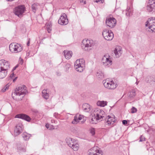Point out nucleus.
Returning <instances> with one entry per match:
<instances>
[{
	"label": "nucleus",
	"instance_id": "nucleus-1",
	"mask_svg": "<svg viewBox=\"0 0 155 155\" xmlns=\"http://www.w3.org/2000/svg\"><path fill=\"white\" fill-rule=\"evenodd\" d=\"M10 66L8 61L4 59L0 60V78H3L6 76Z\"/></svg>",
	"mask_w": 155,
	"mask_h": 155
},
{
	"label": "nucleus",
	"instance_id": "nucleus-2",
	"mask_svg": "<svg viewBox=\"0 0 155 155\" xmlns=\"http://www.w3.org/2000/svg\"><path fill=\"white\" fill-rule=\"evenodd\" d=\"M103 83L104 86L109 89H114L117 86L116 82H114L113 80H109L108 79L103 80Z\"/></svg>",
	"mask_w": 155,
	"mask_h": 155
},
{
	"label": "nucleus",
	"instance_id": "nucleus-3",
	"mask_svg": "<svg viewBox=\"0 0 155 155\" xmlns=\"http://www.w3.org/2000/svg\"><path fill=\"white\" fill-rule=\"evenodd\" d=\"M9 50L12 52L18 53L22 50V47L20 44L15 43H11L9 46Z\"/></svg>",
	"mask_w": 155,
	"mask_h": 155
},
{
	"label": "nucleus",
	"instance_id": "nucleus-4",
	"mask_svg": "<svg viewBox=\"0 0 155 155\" xmlns=\"http://www.w3.org/2000/svg\"><path fill=\"white\" fill-rule=\"evenodd\" d=\"M84 61L83 59L77 60L75 62L74 67L76 71L82 72L84 69L85 65Z\"/></svg>",
	"mask_w": 155,
	"mask_h": 155
},
{
	"label": "nucleus",
	"instance_id": "nucleus-5",
	"mask_svg": "<svg viewBox=\"0 0 155 155\" xmlns=\"http://www.w3.org/2000/svg\"><path fill=\"white\" fill-rule=\"evenodd\" d=\"M94 115L97 117L96 119L100 121L104 119H105L106 115L104 111L99 109H95L94 110Z\"/></svg>",
	"mask_w": 155,
	"mask_h": 155
},
{
	"label": "nucleus",
	"instance_id": "nucleus-6",
	"mask_svg": "<svg viewBox=\"0 0 155 155\" xmlns=\"http://www.w3.org/2000/svg\"><path fill=\"white\" fill-rule=\"evenodd\" d=\"M27 92L26 87L25 85L19 86L17 88L15 91L12 94V96L13 95H15L16 96H20L26 94Z\"/></svg>",
	"mask_w": 155,
	"mask_h": 155
},
{
	"label": "nucleus",
	"instance_id": "nucleus-7",
	"mask_svg": "<svg viewBox=\"0 0 155 155\" xmlns=\"http://www.w3.org/2000/svg\"><path fill=\"white\" fill-rule=\"evenodd\" d=\"M146 27H148L149 29L153 32H155V18L151 17L148 18L145 22Z\"/></svg>",
	"mask_w": 155,
	"mask_h": 155
},
{
	"label": "nucleus",
	"instance_id": "nucleus-8",
	"mask_svg": "<svg viewBox=\"0 0 155 155\" xmlns=\"http://www.w3.org/2000/svg\"><path fill=\"white\" fill-rule=\"evenodd\" d=\"M94 45L93 41L92 40H87L82 45V47L83 49L86 51H89L93 48Z\"/></svg>",
	"mask_w": 155,
	"mask_h": 155
},
{
	"label": "nucleus",
	"instance_id": "nucleus-9",
	"mask_svg": "<svg viewBox=\"0 0 155 155\" xmlns=\"http://www.w3.org/2000/svg\"><path fill=\"white\" fill-rule=\"evenodd\" d=\"M102 35L104 38L107 40L110 41L114 38V34L111 31L104 29L102 32Z\"/></svg>",
	"mask_w": 155,
	"mask_h": 155
},
{
	"label": "nucleus",
	"instance_id": "nucleus-10",
	"mask_svg": "<svg viewBox=\"0 0 155 155\" xmlns=\"http://www.w3.org/2000/svg\"><path fill=\"white\" fill-rule=\"evenodd\" d=\"M147 11L149 12L153 13L155 12V1L149 0L147 3L146 7Z\"/></svg>",
	"mask_w": 155,
	"mask_h": 155
},
{
	"label": "nucleus",
	"instance_id": "nucleus-11",
	"mask_svg": "<svg viewBox=\"0 0 155 155\" xmlns=\"http://www.w3.org/2000/svg\"><path fill=\"white\" fill-rule=\"evenodd\" d=\"M25 10V7L24 5H19L15 8L14 10L15 14L19 17L22 16Z\"/></svg>",
	"mask_w": 155,
	"mask_h": 155
},
{
	"label": "nucleus",
	"instance_id": "nucleus-12",
	"mask_svg": "<svg viewBox=\"0 0 155 155\" xmlns=\"http://www.w3.org/2000/svg\"><path fill=\"white\" fill-rule=\"evenodd\" d=\"M88 155H103L102 151L99 149L97 147H95L91 148L88 151Z\"/></svg>",
	"mask_w": 155,
	"mask_h": 155
},
{
	"label": "nucleus",
	"instance_id": "nucleus-13",
	"mask_svg": "<svg viewBox=\"0 0 155 155\" xmlns=\"http://www.w3.org/2000/svg\"><path fill=\"white\" fill-rule=\"evenodd\" d=\"M117 21L114 18L110 17L107 18L106 20V25L110 28L114 27L116 25Z\"/></svg>",
	"mask_w": 155,
	"mask_h": 155
},
{
	"label": "nucleus",
	"instance_id": "nucleus-14",
	"mask_svg": "<svg viewBox=\"0 0 155 155\" xmlns=\"http://www.w3.org/2000/svg\"><path fill=\"white\" fill-rule=\"evenodd\" d=\"M102 62L105 66L111 65L112 61L110 56L108 54L104 55L102 58Z\"/></svg>",
	"mask_w": 155,
	"mask_h": 155
},
{
	"label": "nucleus",
	"instance_id": "nucleus-15",
	"mask_svg": "<svg viewBox=\"0 0 155 155\" xmlns=\"http://www.w3.org/2000/svg\"><path fill=\"white\" fill-rule=\"evenodd\" d=\"M23 126L21 123H18L14 129V134L15 136H17L20 134L23 129Z\"/></svg>",
	"mask_w": 155,
	"mask_h": 155
},
{
	"label": "nucleus",
	"instance_id": "nucleus-16",
	"mask_svg": "<svg viewBox=\"0 0 155 155\" xmlns=\"http://www.w3.org/2000/svg\"><path fill=\"white\" fill-rule=\"evenodd\" d=\"M58 22L59 24L61 25H65L68 24V20L65 14H64L61 16Z\"/></svg>",
	"mask_w": 155,
	"mask_h": 155
},
{
	"label": "nucleus",
	"instance_id": "nucleus-17",
	"mask_svg": "<svg viewBox=\"0 0 155 155\" xmlns=\"http://www.w3.org/2000/svg\"><path fill=\"white\" fill-rule=\"evenodd\" d=\"M115 117L114 115H112V117L109 115L107 116L106 118H105L106 121V124L108 125H112L116 122V120L114 118Z\"/></svg>",
	"mask_w": 155,
	"mask_h": 155
},
{
	"label": "nucleus",
	"instance_id": "nucleus-18",
	"mask_svg": "<svg viewBox=\"0 0 155 155\" xmlns=\"http://www.w3.org/2000/svg\"><path fill=\"white\" fill-rule=\"evenodd\" d=\"M15 118L21 119L28 122L30 121L31 120V118L28 116L24 114H18L15 116Z\"/></svg>",
	"mask_w": 155,
	"mask_h": 155
},
{
	"label": "nucleus",
	"instance_id": "nucleus-19",
	"mask_svg": "<svg viewBox=\"0 0 155 155\" xmlns=\"http://www.w3.org/2000/svg\"><path fill=\"white\" fill-rule=\"evenodd\" d=\"M114 53L117 57H119L122 53L121 47L120 46H117L114 49Z\"/></svg>",
	"mask_w": 155,
	"mask_h": 155
},
{
	"label": "nucleus",
	"instance_id": "nucleus-20",
	"mask_svg": "<svg viewBox=\"0 0 155 155\" xmlns=\"http://www.w3.org/2000/svg\"><path fill=\"white\" fill-rule=\"evenodd\" d=\"M83 118V117L82 115H81L79 114H77L74 116V119L72 121V123L74 124H76Z\"/></svg>",
	"mask_w": 155,
	"mask_h": 155
},
{
	"label": "nucleus",
	"instance_id": "nucleus-21",
	"mask_svg": "<svg viewBox=\"0 0 155 155\" xmlns=\"http://www.w3.org/2000/svg\"><path fill=\"white\" fill-rule=\"evenodd\" d=\"M82 108L84 111L85 112H90L92 109V107L88 104H84L83 105Z\"/></svg>",
	"mask_w": 155,
	"mask_h": 155
},
{
	"label": "nucleus",
	"instance_id": "nucleus-22",
	"mask_svg": "<svg viewBox=\"0 0 155 155\" xmlns=\"http://www.w3.org/2000/svg\"><path fill=\"white\" fill-rule=\"evenodd\" d=\"M64 52L65 57L66 59H69L72 56V52L71 51L64 50Z\"/></svg>",
	"mask_w": 155,
	"mask_h": 155
},
{
	"label": "nucleus",
	"instance_id": "nucleus-23",
	"mask_svg": "<svg viewBox=\"0 0 155 155\" xmlns=\"http://www.w3.org/2000/svg\"><path fill=\"white\" fill-rule=\"evenodd\" d=\"M66 142L68 145L71 147L72 145H73V143L75 142V140L71 138H68L66 140Z\"/></svg>",
	"mask_w": 155,
	"mask_h": 155
},
{
	"label": "nucleus",
	"instance_id": "nucleus-24",
	"mask_svg": "<svg viewBox=\"0 0 155 155\" xmlns=\"http://www.w3.org/2000/svg\"><path fill=\"white\" fill-rule=\"evenodd\" d=\"M107 102L106 101H99L97 102V104L98 106L104 107L107 105Z\"/></svg>",
	"mask_w": 155,
	"mask_h": 155
},
{
	"label": "nucleus",
	"instance_id": "nucleus-25",
	"mask_svg": "<svg viewBox=\"0 0 155 155\" xmlns=\"http://www.w3.org/2000/svg\"><path fill=\"white\" fill-rule=\"evenodd\" d=\"M42 96L45 99H47L49 97V94L47 92V90H44L42 91Z\"/></svg>",
	"mask_w": 155,
	"mask_h": 155
},
{
	"label": "nucleus",
	"instance_id": "nucleus-26",
	"mask_svg": "<svg viewBox=\"0 0 155 155\" xmlns=\"http://www.w3.org/2000/svg\"><path fill=\"white\" fill-rule=\"evenodd\" d=\"M74 150L77 151L79 148V144L77 143L76 141L73 143V145H72L71 147Z\"/></svg>",
	"mask_w": 155,
	"mask_h": 155
},
{
	"label": "nucleus",
	"instance_id": "nucleus-27",
	"mask_svg": "<svg viewBox=\"0 0 155 155\" xmlns=\"http://www.w3.org/2000/svg\"><path fill=\"white\" fill-rule=\"evenodd\" d=\"M97 117L94 115L93 117L91 119L90 122L93 124H96L98 122H100L99 120L96 119Z\"/></svg>",
	"mask_w": 155,
	"mask_h": 155
},
{
	"label": "nucleus",
	"instance_id": "nucleus-28",
	"mask_svg": "<svg viewBox=\"0 0 155 155\" xmlns=\"http://www.w3.org/2000/svg\"><path fill=\"white\" fill-rule=\"evenodd\" d=\"M31 135L26 132H24L22 134V137L25 140H28L30 137Z\"/></svg>",
	"mask_w": 155,
	"mask_h": 155
},
{
	"label": "nucleus",
	"instance_id": "nucleus-29",
	"mask_svg": "<svg viewBox=\"0 0 155 155\" xmlns=\"http://www.w3.org/2000/svg\"><path fill=\"white\" fill-rule=\"evenodd\" d=\"M96 75L98 78L100 79H102L104 77V73L101 71H99L97 72Z\"/></svg>",
	"mask_w": 155,
	"mask_h": 155
},
{
	"label": "nucleus",
	"instance_id": "nucleus-30",
	"mask_svg": "<svg viewBox=\"0 0 155 155\" xmlns=\"http://www.w3.org/2000/svg\"><path fill=\"white\" fill-rule=\"evenodd\" d=\"M38 5L37 4L34 3L31 6L32 11L34 13L36 12V10L38 8Z\"/></svg>",
	"mask_w": 155,
	"mask_h": 155
},
{
	"label": "nucleus",
	"instance_id": "nucleus-31",
	"mask_svg": "<svg viewBox=\"0 0 155 155\" xmlns=\"http://www.w3.org/2000/svg\"><path fill=\"white\" fill-rule=\"evenodd\" d=\"M128 96L130 98H131L134 97L136 95V93L134 91H132L128 93Z\"/></svg>",
	"mask_w": 155,
	"mask_h": 155
},
{
	"label": "nucleus",
	"instance_id": "nucleus-32",
	"mask_svg": "<svg viewBox=\"0 0 155 155\" xmlns=\"http://www.w3.org/2000/svg\"><path fill=\"white\" fill-rule=\"evenodd\" d=\"M137 109L134 107H133L130 110V112L132 113H136L137 111Z\"/></svg>",
	"mask_w": 155,
	"mask_h": 155
},
{
	"label": "nucleus",
	"instance_id": "nucleus-33",
	"mask_svg": "<svg viewBox=\"0 0 155 155\" xmlns=\"http://www.w3.org/2000/svg\"><path fill=\"white\" fill-rule=\"evenodd\" d=\"M9 86V85L8 84H6L5 86L2 89V91L3 92H4L6 91V90L8 89Z\"/></svg>",
	"mask_w": 155,
	"mask_h": 155
},
{
	"label": "nucleus",
	"instance_id": "nucleus-34",
	"mask_svg": "<svg viewBox=\"0 0 155 155\" xmlns=\"http://www.w3.org/2000/svg\"><path fill=\"white\" fill-rule=\"evenodd\" d=\"M46 28L48 33H50L51 30V27L49 25H47L46 26Z\"/></svg>",
	"mask_w": 155,
	"mask_h": 155
},
{
	"label": "nucleus",
	"instance_id": "nucleus-35",
	"mask_svg": "<svg viewBox=\"0 0 155 155\" xmlns=\"http://www.w3.org/2000/svg\"><path fill=\"white\" fill-rule=\"evenodd\" d=\"M90 133L92 135H94L95 134V129L94 128H91L90 130Z\"/></svg>",
	"mask_w": 155,
	"mask_h": 155
},
{
	"label": "nucleus",
	"instance_id": "nucleus-36",
	"mask_svg": "<svg viewBox=\"0 0 155 155\" xmlns=\"http://www.w3.org/2000/svg\"><path fill=\"white\" fill-rule=\"evenodd\" d=\"M140 140H139L140 142H142V141H144L145 140V137L143 136H141L140 137Z\"/></svg>",
	"mask_w": 155,
	"mask_h": 155
},
{
	"label": "nucleus",
	"instance_id": "nucleus-37",
	"mask_svg": "<svg viewBox=\"0 0 155 155\" xmlns=\"http://www.w3.org/2000/svg\"><path fill=\"white\" fill-rule=\"evenodd\" d=\"M17 148L18 150L19 151H22L23 152H25V149L21 147L18 146Z\"/></svg>",
	"mask_w": 155,
	"mask_h": 155
},
{
	"label": "nucleus",
	"instance_id": "nucleus-38",
	"mask_svg": "<svg viewBox=\"0 0 155 155\" xmlns=\"http://www.w3.org/2000/svg\"><path fill=\"white\" fill-rule=\"evenodd\" d=\"M104 0H94V2L100 3H102L104 2Z\"/></svg>",
	"mask_w": 155,
	"mask_h": 155
},
{
	"label": "nucleus",
	"instance_id": "nucleus-39",
	"mask_svg": "<svg viewBox=\"0 0 155 155\" xmlns=\"http://www.w3.org/2000/svg\"><path fill=\"white\" fill-rule=\"evenodd\" d=\"M122 123L124 125H126L127 124V121L126 120H124L122 121Z\"/></svg>",
	"mask_w": 155,
	"mask_h": 155
},
{
	"label": "nucleus",
	"instance_id": "nucleus-40",
	"mask_svg": "<svg viewBox=\"0 0 155 155\" xmlns=\"http://www.w3.org/2000/svg\"><path fill=\"white\" fill-rule=\"evenodd\" d=\"M86 0H81V2L83 3L84 4H86Z\"/></svg>",
	"mask_w": 155,
	"mask_h": 155
},
{
	"label": "nucleus",
	"instance_id": "nucleus-41",
	"mask_svg": "<svg viewBox=\"0 0 155 155\" xmlns=\"http://www.w3.org/2000/svg\"><path fill=\"white\" fill-rule=\"evenodd\" d=\"M14 75V74L13 73H12V74H11L10 76V78H12L13 77Z\"/></svg>",
	"mask_w": 155,
	"mask_h": 155
},
{
	"label": "nucleus",
	"instance_id": "nucleus-42",
	"mask_svg": "<svg viewBox=\"0 0 155 155\" xmlns=\"http://www.w3.org/2000/svg\"><path fill=\"white\" fill-rule=\"evenodd\" d=\"M70 66V65L68 64H66L65 67H68L69 68Z\"/></svg>",
	"mask_w": 155,
	"mask_h": 155
},
{
	"label": "nucleus",
	"instance_id": "nucleus-43",
	"mask_svg": "<svg viewBox=\"0 0 155 155\" xmlns=\"http://www.w3.org/2000/svg\"><path fill=\"white\" fill-rule=\"evenodd\" d=\"M45 127L47 128H48L49 127V125L48 124H46Z\"/></svg>",
	"mask_w": 155,
	"mask_h": 155
},
{
	"label": "nucleus",
	"instance_id": "nucleus-44",
	"mask_svg": "<svg viewBox=\"0 0 155 155\" xmlns=\"http://www.w3.org/2000/svg\"><path fill=\"white\" fill-rule=\"evenodd\" d=\"M18 67V66L17 65H16V66H15V67H14L13 69H12V71H14V70H15L16 68Z\"/></svg>",
	"mask_w": 155,
	"mask_h": 155
},
{
	"label": "nucleus",
	"instance_id": "nucleus-45",
	"mask_svg": "<svg viewBox=\"0 0 155 155\" xmlns=\"http://www.w3.org/2000/svg\"><path fill=\"white\" fill-rule=\"evenodd\" d=\"M29 40H30V39H29ZM30 41L29 40L27 42V45L28 46H29L30 45Z\"/></svg>",
	"mask_w": 155,
	"mask_h": 155
},
{
	"label": "nucleus",
	"instance_id": "nucleus-46",
	"mask_svg": "<svg viewBox=\"0 0 155 155\" xmlns=\"http://www.w3.org/2000/svg\"><path fill=\"white\" fill-rule=\"evenodd\" d=\"M17 77H16L15 79H14L13 80V81L14 82L17 79Z\"/></svg>",
	"mask_w": 155,
	"mask_h": 155
},
{
	"label": "nucleus",
	"instance_id": "nucleus-47",
	"mask_svg": "<svg viewBox=\"0 0 155 155\" xmlns=\"http://www.w3.org/2000/svg\"><path fill=\"white\" fill-rule=\"evenodd\" d=\"M57 114L56 113H55L54 114V116H55V117H56V115Z\"/></svg>",
	"mask_w": 155,
	"mask_h": 155
},
{
	"label": "nucleus",
	"instance_id": "nucleus-48",
	"mask_svg": "<svg viewBox=\"0 0 155 155\" xmlns=\"http://www.w3.org/2000/svg\"><path fill=\"white\" fill-rule=\"evenodd\" d=\"M23 97H24V96H23V97H22V98H20V100H22V98Z\"/></svg>",
	"mask_w": 155,
	"mask_h": 155
},
{
	"label": "nucleus",
	"instance_id": "nucleus-49",
	"mask_svg": "<svg viewBox=\"0 0 155 155\" xmlns=\"http://www.w3.org/2000/svg\"><path fill=\"white\" fill-rule=\"evenodd\" d=\"M128 15V13H126V15Z\"/></svg>",
	"mask_w": 155,
	"mask_h": 155
},
{
	"label": "nucleus",
	"instance_id": "nucleus-50",
	"mask_svg": "<svg viewBox=\"0 0 155 155\" xmlns=\"http://www.w3.org/2000/svg\"><path fill=\"white\" fill-rule=\"evenodd\" d=\"M136 84H138V83H137V82H136Z\"/></svg>",
	"mask_w": 155,
	"mask_h": 155
}]
</instances>
